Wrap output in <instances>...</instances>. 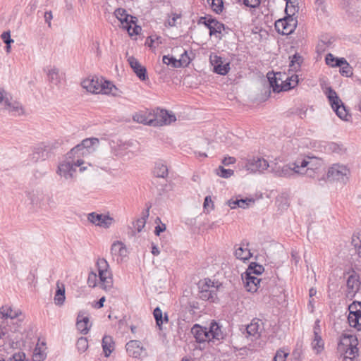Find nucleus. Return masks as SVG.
<instances>
[{
	"label": "nucleus",
	"mask_w": 361,
	"mask_h": 361,
	"mask_svg": "<svg viewBox=\"0 0 361 361\" xmlns=\"http://www.w3.org/2000/svg\"><path fill=\"white\" fill-rule=\"evenodd\" d=\"M21 314L22 312L20 310H13L8 305H2L0 307V319L2 320L0 324V338L4 336L15 337V338L18 337V335H11V333L15 334L18 331V326H15L13 320Z\"/></svg>",
	"instance_id": "1"
},
{
	"label": "nucleus",
	"mask_w": 361,
	"mask_h": 361,
	"mask_svg": "<svg viewBox=\"0 0 361 361\" xmlns=\"http://www.w3.org/2000/svg\"><path fill=\"white\" fill-rule=\"evenodd\" d=\"M81 85L84 89L94 94H114L112 91L114 89L116 90V86L111 82L97 77L87 78L82 80Z\"/></svg>",
	"instance_id": "2"
},
{
	"label": "nucleus",
	"mask_w": 361,
	"mask_h": 361,
	"mask_svg": "<svg viewBox=\"0 0 361 361\" xmlns=\"http://www.w3.org/2000/svg\"><path fill=\"white\" fill-rule=\"evenodd\" d=\"M99 279V287L106 292H114V280L109 263L104 258H99L97 262Z\"/></svg>",
	"instance_id": "3"
},
{
	"label": "nucleus",
	"mask_w": 361,
	"mask_h": 361,
	"mask_svg": "<svg viewBox=\"0 0 361 361\" xmlns=\"http://www.w3.org/2000/svg\"><path fill=\"white\" fill-rule=\"evenodd\" d=\"M59 145L60 143L56 140L41 142L34 147L30 159L34 163L44 161L50 157L53 151Z\"/></svg>",
	"instance_id": "4"
},
{
	"label": "nucleus",
	"mask_w": 361,
	"mask_h": 361,
	"mask_svg": "<svg viewBox=\"0 0 361 361\" xmlns=\"http://www.w3.org/2000/svg\"><path fill=\"white\" fill-rule=\"evenodd\" d=\"M68 159H69L67 157ZM71 161L65 160L58 166L57 173L66 179L73 178L76 172V168L80 167L82 172L86 170L87 167L82 166L84 161L80 158H71Z\"/></svg>",
	"instance_id": "5"
},
{
	"label": "nucleus",
	"mask_w": 361,
	"mask_h": 361,
	"mask_svg": "<svg viewBox=\"0 0 361 361\" xmlns=\"http://www.w3.org/2000/svg\"><path fill=\"white\" fill-rule=\"evenodd\" d=\"M221 283L209 279H204L199 282L200 298L206 301L214 302L217 300V291Z\"/></svg>",
	"instance_id": "6"
},
{
	"label": "nucleus",
	"mask_w": 361,
	"mask_h": 361,
	"mask_svg": "<svg viewBox=\"0 0 361 361\" xmlns=\"http://www.w3.org/2000/svg\"><path fill=\"white\" fill-rule=\"evenodd\" d=\"M302 167H305L306 175L312 178H318L319 181L324 180V178H319V176L324 171V161L322 159L315 157H307L302 160Z\"/></svg>",
	"instance_id": "7"
},
{
	"label": "nucleus",
	"mask_w": 361,
	"mask_h": 361,
	"mask_svg": "<svg viewBox=\"0 0 361 361\" xmlns=\"http://www.w3.org/2000/svg\"><path fill=\"white\" fill-rule=\"evenodd\" d=\"M99 140L96 137L87 138L82 141V142L75 147L67 154L68 158H80V156H84L86 154H90L94 151L98 147Z\"/></svg>",
	"instance_id": "8"
},
{
	"label": "nucleus",
	"mask_w": 361,
	"mask_h": 361,
	"mask_svg": "<svg viewBox=\"0 0 361 361\" xmlns=\"http://www.w3.org/2000/svg\"><path fill=\"white\" fill-rule=\"evenodd\" d=\"M326 94L331 106V108L336 112V115L343 121H349L351 116L346 110L345 106L338 96L336 91L334 90L331 87H328L326 89Z\"/></svg>",
	"instance_id": "9"
},
{
	"label": "nucleus",
	"mask_w": 361,
	"mask_h": 361,
	"mask_svg": "<svg viewBox=\"0 0 361 361\" xmlns=\"http://www.w3.org/2000/svg\"><path fill=\"white\" fill-rule=\"evenodd\" d=\"M326 176L331 181L346 184L350 176V171L345 165L334 164L329 168Z\"/></svg>",
	"instance_id": "10"
},
{
	"label": "nucleus",
	"mask_w": 361,
	"mask_h": 361,
	"mask_svg": "<svg viewBox=\"0 0 361 361\" xmlns=\"http://www.w3.org/2000/svg\"><path fill=\"white\" fill-rule=\"evenodd\" d=\"M150 121L149 126H162L169 125L176 121V116L173 113L164 110L157 109L152 113H149Z\"/></svg>",
	"instance_id": "11"
},
{
	"label": "nucleus",
	"mask_w": 361,
	"mask_h": 361,
	"mask_svg": "<svg viewBox=\"0 0 361 361\" xmlns=\"http://www.w3.org/2000/svg\"><path fill=\"white\" fill-rule=\"evenodd\" d=\"M348 277L346 279V293L347 298L352 300L360 290L361 286L360 276L353 269L346 272Z\"/></svg>",
	"instance_id": "12"
},
{
	"label": "nucleus",
	"mask_w": 361,
	"mask_h": 361,
	"mask_svg": "<svg viewBox=\"0 0 361 361\" xmlns=\"http://www.w3.org/2000/svg\"><path fill=\"white\" fill-rule=\"evenodd\" d=\"M358 340H340L338 344V352L340 356L355 359L358 356Z\"/></svg>",
	"instance_id": "13"
},
{
	"label": "nucleus",
	"mask_w": 361,
	"mask_h": 361,
	"mask_svg": "<svg viewBox=\"0 0 361 361\" xmlns=\"http://www.w3.org/2000/svg\"><path fill=\"white\" fill-rule=\"evenodd\" d=\"M271 164L262 157H249L245 159V168L246 170L252 173L259 172L270 168Z\"/></svg>",
	"instance_id": "14"
},
{
	"label": "nucleus",
	"mask_w": 361,
	"mask_h": 361,
	"mask_svg": "<svg viewBox=\"0 0 361 361\" xmlns=\"http://www.w3.org/2000/svg\"><path fill=\"white\" fill-rule=\"evenodd\" d=\"M297 20L291 16H286L283 18L279 19L275 22L276 30L284 35L291 34L295 29Z\"/></svg>",
	"instance_id": "15"
},
{
	"label": "nucleus",
	"mask_w": 361,
	"mask_h": 361,
	"mask_svg": "<svg viewBox=\"0 0 361 361\" xmlns=\"http://www.w3.org/2000/svg\"><path fill=\"white\" fill-rule=\"evenodd\" d=\"M245 287L249 292H256L259 288L264 287V281L257 276L250 275L249 272H245L242 275Z\"/></svg>",
	"instance_id": "16"
},
{
	"label": "nucleus",
	"mask_w": 361,
	"mask_h": 361,
	"mask_svg": "<svg viewBox=\"0 0 361 361\" xmlns=\"http://www.w3.org/2000/svg\"><path fill=\"white\" fill-rule=\"evenodd\" d=\"M126 348L128 355L135 358H141L146 355L145 349L140 340H130L126 343Z\"/></svg>",
	"instance_id": "17"
},
{
	"label": "nucleus",
	"mask_w": 361,
	"mask_h": 361,
	"mask_svg": "<svg viewBox=\"0 0 361 361\" xmlns=\"http://www.w3.org/2000/svg\"><path fill=\"white\" fill-rule=\"evenodd\" d=\"M87 219L93 224L103 227L109 228L113 223V218L109 215H103L92 212L88 214Z\"/></svg>",
	"instance_id": "18"
},
{
	"label": "nucleus",
	"mask_w": 361,
	"mask_h": 361,
	"mask_svg": "<svg viewBox=\"0 0 361 361\" xmlns=\"http://www.w3.org/2000/svg\"><path fill=\"white\" fill-rule=\"evenodd\" d=\"M211 63L214 66V72L217 74L225 75L230 70V63L221 57L214 55L211 56Z\"/></svg>",
	"instance_id": "19"
},
{
	"label": "nucleus",
	"mask_w": 361,
	"mask_h": 361,
	"mask_svg": "<svg viewBox=\"0 0 361 361\" xmlns=\"http://www.w3.org/2000/svg\"><path fill=\"white\" fill-rule=\"evenodd\" d=\"M1 106H4V109L8 110V111L17 115H22L24 114V109L21 104L16 100H13L9 93L5 98Z\"/></svg>",
	"instance_id": "20"
},
{
	"label": "nucleus",
	"mask_w": 361,
	"mask_h": 361,
	"mask_svg": "<svg viewBox=\"0 0 361 361\" xmlns=\"http://www.w3.org/2000/svg\"><path fill=\"white\" fill-rule=\"evenodd\" d=\"M270 171L277 177L281 178H290L293 177L291 175L292 169L289 164L279 165L277 163H271L270 166Z\"/></svg>",
	"instance_id": "21"
},
{
	"label": "nucleus",
	"mask_w": 361,
	"mask_h": 361,
	"mask_svg": "<svg viewBox=\"0 0 361 361\" xmlns=\"http://www.w3.org/2000/svg\"><path fill=\"white\" fill-rule=\"evenodd\" d=\"M264 330L263 323L259 319H254L250 324L246 326V331L248 336L258 338L261 337V333Z\"/></svg>",
	"instance_id": "22"
},
{
	"label": "nucleus",
	"mask_w": 361,
	"mask_h": 361,
	"mask_svg": "<svg viewBox=\"0 0 361 361\" xmlns=\"http://www.w3.org/2000/svg\"><path fill=\"white\" fill-rule=\"evenodd\" d=\"M77 329L82 334H87L91 327L89 317L84 312H80L77 317Z\"/></svg>",
	"instance_id": "23"
},
{
	"label": "nucleus",
	"mask_w": 361,
	"mask_h": 361,
	"mask_svg": "<svg viewBox=\"0 0 361 361\" xmlns=\"http://www.w3.org/2000/svg\"><path fill=\"white\" fill-rule=\"evenodd\" d=\"M128 61L136 75L141 80H145L147 78L146 68L133 56L129 57Z\"/></svg>",
	"instance_id": "24"
},
{
	"label": "nucleus",
	"mask_w": 361,
	"mask_h": 361,
	"mask_svg": "<svg viewBox=\"0 0 361 361\" xmlns=\"http://www.w3.org/2000/svg\"><path fill=\"white\" fill-rule=\"evenodd\" d=\"M136 20L135 17L127 14L126 19L123 20V23H121L123 27L126 29L130 35H137L141 30V27L135 25Z\"/></svg>",
	"instance_id": "25"
},
{
	"label": "nucleus",
	"mask_w": 361,
	"mask_h": 361,
	"mask_svg": "<svg viewBox=\"0 0 361 361\" xmlns=\"http://www.w3.org/2000/svg\"><path fill=\"white\" fill-rule=\"evenodd\" d=\"M47 357V347L46 343L42 341L38 340L37 343L33 350L32 360L33 361H44Z\"/></svg>",
	"instance_id": "26"
},
{
	"label": "nucleus",
	"mask_w": 361,
	"mask_h": 361,
	"mask_svg": "<svg viewBox=\"0 0 361 361\" xmlns=\"http://www.w3.org/2000/svg\"><path fill=\"white\" fill-rule=\"evenodd\" d=\"M348 11L353 20L361 22V0H356L350 3Z\"/></svg>",
	"instance_id": "27"
},
{
	"label": "nucleus",
	"mask_w": 361,
	"mask_h": 361,
	"mask_svg": "<svg viewBox=\"0 0 361 361\" xmlns=\"http://www.w3.org/2000/svg\"><path fill=\"white\" fill-rule=\"evenodd\" d=\"M348 321L350 326L360 331L361 329V309L352 312L351 316H348Z\"/></svg>",
	"instance_id": "28"
},
{
	"label": "nucleus",
	"mask_w": 361,
	"mask_h": 361,
	"mask_svg": "<svg viewBox=\"0 0 361 361\" xmlns=\"http://www.w3.org/2000/svg\"><path fill=\"white\" fill-rule=\"evenodd\" d=\"M111 253L113 255L124 257L127 255V249L121 241H116L111 245Z\"/></svg>",
	"instance_id": "29"
},
{
	"label": "nucleus",
	"mask_w": 361,
	"mask_h": 361,
	"mask_svg": "<svg viewBox=\"0 0 361 361\" xmlns=\"http://www.w3.org/2000/svg\"><path fill=\"white\" fill-rule=\"evenodd\" d=\"M154 174L158 178H166L169 174L166 164L162 161H157L154 168Z\"/></svg>",
	"instance_id": "30"
},
{
	"label": "nucleus",
	"mask_w": 361,
	"mask_h": 361,
	"mask_svg": "<svg viewBox=\"0 0 361 361\" xmlns=\"http://www.w3.org/2000/svg\"><path fill=\"white\" fill-rule=\"evenodd\" d=\"M153 315L156 321V324L159 329H161L162 324L169 322V317L166 313L163 315L161 310L157 307L154 310Z\"/></svg>",
	"instance_id": "31"
},
{
	"label": "nucleus",
	"mask_w": 361,
	"mask_h": 361,
	"mask_svg": "<svg viewBox=\"0 0 361 361\" xmlns=\"http://www.w3.org/2000/svg\"><path fill=\"white\" fill-rule=\"evenodd\" d=\"M191 334L195 338H204V337L209 338L208 329L199 324H195L191 329Z\"/></svg>",
	"instance_id": "32"
},
{
	"label": "nucleus",
	"mask_w": 361,
	"mask_h": 361,
	"mask_svg": "<svg viewBox=\"0 0 361 361\" xmlns=\"http://www.w3.org/2000/svg\"><path fill=\"white\" fill-rule=\"evenodd\" d=\"M235 256L240 260L246 261L252 257V253L249 249L244 247V245H240L235 249Z\"/></svg>",
	"instance_id": "33"
},
{
	"label": "nucleus",
	"mask_w": 361,
	"mask_h": 361,
	"mask_svg": "<svg viewBox=\"0 0 361 361\" xmlns=\"http://www.w3.org/2000/svg\"><path fill=\"white\" fill-rule=\"evenodd\" d=\"M281 76H285V74H282L281 73H267V78L269 80L271 87H272L273 88L274 92H276V90H275L276 86L281 85V82H280V80L279 79L281 78Z\"/></svg>",
	"instance_id": "34"
},
{
	"label": "nucleus",
	"mask_w": 361,
	"mask_h": 361,
	"mask_svg": "<svg viewBox=\"0 0 361 361\" xmlns=\"http://www.w3.org/2000/svg\"><path fill=\"white\" fill-rule=\"evenodd\" d=\"M289 166L292 169L291 175L295 176L296 175H306L305 167H302V160H297L294 162L289 163Z\"/></svg>",
	"instance_id": "35"
},
{
	"label": "nucleus",
	"mask_w": 361,
	"mask_h": 361,
	"mask_svg": "<svg viewBox=\"0 0 361 361\" xmlns=\"http://www.w3.org/2000/svg\"><path fill=\"white\" fill-rule=\"evenodd\" d=\"M298 0H289L286 2L285 12L288 16L293 17L299 11Z\"/></svg>",
	"instance_id": "36"
},
{
	"label": "nucleus",
	"mask_w": 361,
	"mask_h": 361,
	"mask_svg": "<svg viewBox=\"0 0 361 361\" xmlns=\"http://www.w3.org/2000/svg\"><path fill=\"white\" fill-rule=\"evenodd\" d=\"M209 337L211 336L212 338H219L222 336L221 326L215 321H212L210 324L208 330Z\"/></svg>",
	"instance_id": "37"
},
{
	"label": "nucleus",
	"mask_w": 361,
	"mask_h": 361,
	"mask_svg": "<svg viewBox=\"0 0 361 361\" xmlns=\"http://www.w3.org/2000/svg\"><path fill=\"white\" fill-rule=\"evenodd\" d=\"M65 288L63 285L59 286V283H57V290L54 296V302L57 305H62L65 301Z\"/></svg>",
	"instance_id": "38"
},
{
	"label": "nucleus",
	"mask_w": 361,
	"mask_h": 361,
	"mask_svg": "<svg viewBox=\"0 0 361 361\" xmlns=\"http://www.w3.org/2000/svg\"><path fill=\"white\" fill-rule=\"evenodd\" d=\"M225 30V25L218 21L217 20H214V21L212 23V26L211 29L209 30V35H215L217 37L221 38L219 35L221 34L222 31Z\"/></svg>",
	"instance_id": "39"
},
{
	"label": "nucleus",
	"mask_w": 361,
	"mask_h": 361,
	"mask_svg": "<svg viewBox=\"0 0 361 361\" xmlns=\"http://www.w3.org/2000/svg\"><path fill=\"white\" fill-rule=\"evenodd\" d=\"M149 215V207L142 212L141 218L137 219L135 224V228L138 233L141 232L146 224V220Z\"/></svg>",
	"instance_id": "40"
},
{
	"label": "nucleus",
	"mask_w": 361,
	"mask_h": 361,
	"mask_svg": "<svg viewBox=\"0 0 361 361\" xmlns=\"http://www.w3.org/2000/svg\"><path fill=\"white\" fill-rule=\"evenodd\" d=\"M103 353L105 357H109L115 349V343L113 340H102Z\"/></svg>",
	"instance_id": "41"
},
{
	"label": "nucleus",
	"mask_w": 361,
	"mask_h": 361,
	"mask_svg": "<svg viewBox=\"0 0 361 361\" xmlns=\"http://www.w3.org/2000/svg\"><path fill=\"white\" fill-rule=\"evenodd\" d=\"M48 78L50 82L58 85L61 81V77L59 75V71L57 68H52L48 71Z\"/></svg>",
	"instance_id": "42"
},
{
	"label": "nucleus",
	"mask_w": 361,
	"mask_h": 361,
	"mask_svg": "<svg viewBox=\"0 0 361 361\" xmlns=\"http://www.w3.org/2000/svg\"><path fill=\"white\" fill-rule=\"evenodd\" d=\"M162 61L163 63L166 65L171 64L173 68H178L184 66L181 59L177 60L173 56H164Z\"/></svg>",
	"instance_id": "43"
},
{
	"label": "nucleus",
	"mask_w": 361,
	"mask_h": 361,
	"mask_svg": "<svg viewBox=\"0 0 361 361\" xmlns=\"http://www.w3.org/2000/svg\"><path fill=\"white\" fill-rule=\"evenodd\" d=\"M280 80V82H281V86H276L275 90H276V92H280L281 91H287L290 89H292V86L288 82V80L287 79V76L285 75V76H281V78H279Z\"/></svg>",
	"instance_id": "44"
},
{
	"label": "nucleus",
	"mask_w": 361,
	"mask_h": 361,
	"mask_svg": "<svg viewBox=\"0 0 361 361\" xmlns=\"http://www.w3.org/2000/svg\"><path fill=\"white\" fill-rule=\"evenodd\" d=\"M264 270V269L262 265H259L255 262H252L249 265V267L245 272H249V274H250V275H252V274L259 275V274H262Z\"/></svg>",
	"instance_id": "45"
},
{
	"label": "nucleus",
	"mask_w": 361,
	"mask_h": 361,
	"mask_svg": "<svg viewBox=\"0 0 361 361\" xmlns=\"http://www.w3.org/2000/svg\"><path fill=\"white\" fill-rule=\"evenodd\" d=\"M87 282L89 287L91 288H95L98 284L99 285V281H98V276L96 272L92 271L89 273Z\"/></svg>",
	"instance_id": "46"
},
{
	"label": "nucleus",
	"mask_w": 361,
	"mask_h": 361,
	"mask_svg": "<svg viewBox=\"0 0 361 361\" xmlns=\"http://www.w3.org/2000/svg\"><path fill=\"white\" fill-rule=\"evenodd\" d=\"M302 58L298 54H294L290 62V67L293 71H297L300 68Z\"/></svg>",
	"instance_id": "47"
},
{
	"label": "nucleus",
	"mask_w": 361,
	"mask_h": 361,
	"mask_svg": "<svg viewBox=\"0 0 361 361\" xmlns=\"http://www.w3.org/2000/svg\"><path fill=\"white\" fill-rule=\"evenodd\" d=\"M133 120L140 123L147 124L149 126L150 116L149 113L148 115H145L142 114H135L133 117Z\"/></svg>",
	"instance_id": "48"
},
{
	"label": "nucleus",
	"mask_w": 361,
	"mask_h": 361,
	"mask_svg": "<svg viewBox=\"0 0 361 361\" xmlns=\"http://www.w3.org/2000/svg\"><path fill=\"white\" fill-rule=\"evenodd\" d=\"M311 346L316 354L320 353L324 348V340H313Z\"/></svg>",
	"instance_id": "49"
},
{
	"label": "nucleus",
	"mask_w": 361,
	"mask_h": 361,
	"mask_svg": "<svg viewBox=\"0 0 361 361\" xmlns=\"http://www.w3.org/2000/svg\"><path fill=\"white\" fill-rule=\"evenodd\" d=\"M211 6L215 13H221L224 8L223 0H212Z\"/></svg>",
	"instance_id": "50"
},
{
	"label": "nucleus",
	"mask_w": 361,
	"mask_h": 361,
	"mask_svg": "<svg viewBox=\"0 0 361 361\" xmlns=\"http://www.w3.org/2000/svg\"><path fill=\"white\" fill-rule=\"evenodd\" d=\"M234 172L231 169H226L223 166H219L217 169V174L222 178H228L233 175Z\"/></svg>",
	"instance_id": "51"
},
{
	"label": "nucleus",
	"mask_w": 361,
	"mask_h": 361,
	"mask_svg": "<svg viewBox=\"0 0 361 361\" xmlns=\"http://www.w3.org/2000/svg\"><path fill=\"white\" fill-rule=\"evenodd\" d=\"M127 14L126 11L121 8H117L114 11V16L121 22V23H123V20L126 19Z\"/></svg>",
	"instance_id": "52"
},
{
	"label": "nucleus",
	"mask_w": 361,
	"mask_h": 361,
	"mask_svg": "<svg viewBox=\"0 0 361 361\" xmlns=\"http://www.w3.org/2000/svg\"><path fill=\"white\" fill-rule=\"evenodd\" d=\"M340 73L343 76L350 77L353 75V68L349 63H346L340 68Z\"/></svg>",
	"instance_id": "53"
},
{
	"label": "nucleus",
	"mask_w": 361,
	"mask_h": 361,
	"mask_svg": "<svg viewBox=\"0 0 361 361\" xmlns=\"http://www.w3.org/2000/svg\"><path fill=\"white\" fill-rule=\"evenodd\" d=\"M76 346L79 352H85L88 348V340H77Z\"/></svg>",
	"instance_id": "54"
},
{
	"label": "nucleus",
	"mask_w": 361,
	"mask_h": 361,
	"mask_svg": "<svg viewBox=\"0 0 361 361\" xmlns=\"http://www.w3.org/2000/svg\"><path fill=\"white\" fill-rule=\"evenodd\" d=\"M7 361H25V354L23 352L16 353Z\"/></svg>",
	"instance_id": "55"
},
{
	"label": "nucleus",
	"mask_w": 361,
	"mask_h": 361,
	"mask_svg": "<svg viewBox=\"0 0 361 361\" xmlns=\"http://www.w3.org/2000/svg\"><path fill=\"white\" fill-rule=\"evenodd\" d=\"M255 200L252 198L240 199L239 200L238 207L247 209L250 206L251 204H253Z\"/></svg>",
	"instance_id": "56"
},
{
	"label": "nucleus",
	"mask_w": 361,
	"mask_h": 361,
	"mask_svg": "<svg viewBox=\"0 0 361 361\" xmlns=\"http://www.w3.org/2000/svg\"><path fill=\"white\" fill-rule=\"evenodd\" d=\"M214 20V18H212L211 17H201L199 20V23H203L209 30H210Z\"/></svg>",
	"instance_id": "57"
},
{
	"label": "nucleus",
	"mask_w": 361,
	"mask_h": 361,
	"mask_svg": "<svg viewBox=\"0 0 361 361\" xmlns=\"http://www.w3.org/2000/svg\"><path fill=\"white\" fill-rule=\"evenodd\" d=\"M180 18V15L173 13L172 17H169L165 25L169 27H173L176 24V20Z\"/></svg>",
	"instance_id": "58"
},
{
	"label": "nucleus",
	"mask_w": 361,
	"mask_h": 361,
	"mask_svg": "<svg viewBox=\"0 0 361 361\" xmlns=\"http://www.w3.org/2000/svg\"><path fill=\"white\" fill-rule=\"evenodd\" d=\"M203 207H204V209L205 210H207V212L214 209V202H212L210 196H207L204 198Z\"/></svg>",
	"instance_id": "59"
},
{
	"label": "nucleus",
	"mask_w": 361,
	"mask_h": 361,
	"mask_svg": "<svg viewBox=\"0 0 361 361\" xmlns=\"http://www.w3.org/2000/svg\"><path fill=\"white\" fill-rule=\"evenodd\" d=\"M242 2L247 7L255 8L259 6L261 0H243Z\"/></svg>",
	"instance_id": "60"
},
{
	"label": "nucleus",
	"mask_w": 361,
	"mask_h": 361,
	"mask_svg": "<svg viewBox=\"0 0 361 361\" xmlns=\"http://www.w3.org/2000/svg\"><path fill=\"white\" fill-rule=\"evenodd\" d=\"M361 309V302L358 301H353L349 306H348V310H349V315L351 316L352 312H355V310H357V309Z\"/></svg>",
	"instance_id": "61"
},
{
	"label": "nucleus",
	"mask_w": 361,
	"mask_h": 361,
	"mask_svg": "<svg viewBox=\"0 0 361 361\" xmlns=\"http://www.w3.org/2000/svg\"><path fill=\"white\" fill-rule=\"evenodd\" d=\"M1 39L6 44H11L14 41L11 38L10 31L4 32L1 34Z\"/></svg>",
	"instance_id": "62"
},
{
	"label": "nucleus",
	"mask_w": 361,
	"mask_h": 361,
	"mask_svg": "<svg viewBox=\"0 0 361 361\" xmlns=\"http://www.w3.org/2000/svg\"><path fill=\"white\" fill-rule=\"evenodd\" d=\"M288 355L282 350H278L274 357V361H285L286 357Z\"/></svg>",
	"instance_id": "63"
},
{
	"label": "nucleus",
	"mask_w": 361,
	"mask_h": 361,
	"mask_svg": "<svg viewBox=\"0 0 361 361\" xmlns=\"http://www.w3.org/2000/svg\"><path fill=\"white\" fill-rule=\"evenodd\" d=\"M320 334L321 328L319 326V320H317L314 326V338H322Z\"/></svg>",
	"instance_id": "64"
}]
</instances>
